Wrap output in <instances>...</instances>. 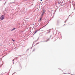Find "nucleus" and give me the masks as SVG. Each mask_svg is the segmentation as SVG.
Here are the masks:
<instances>
[{
    "label": "nucleus",
    "instance_id": "nucleus-1",
    "mask_svg": "<svg viewBox=\"0 0 75 75\" xmlns=\"http://www.w3.org/2000/svg\"><path fill=\"white\" fill-rule=\"evenodd\" d=\"M4 18V16L3 15H2L0 17V19L1 20H3Z\"/></svg>",
    "mask_w": 75,
    "mask_h": 75
},
{
    "label": "nucleus",
    "instance_id": "nucleus-2",
    "mask_svg": "<svg viewBox=\"0 0 75 75\" xmlns=\"http://www.w3.org/2000/svg\"><path fill=\"white\" fill-rule=\"evenodd\" d=\"M45 13V11L44 10L43 13H42V16H43V15H44Z\"/></svg>",
    "mask_w": 75,
    "mask_h": 75
},
{
    "label": "nucleus",
    "instance_id": "nucleus-3",
    "mask_svg": "<svg viewBox=\"0 0 75 75\" xmlns=\"http://www.w3.org/2000/svg\"><path fill=\"white\" fill-rule=\"evenodd\" d=\"M15 29H16V28H14L13 29H12L11 31H12V30H15Z\"/></svg>",
    "mask_w": 75,
    "mask_h": 75
},
{
    "label": "nucleus",
    "instance_id": "nucleus-4",
    "mask_svg": "<svg viewBox=\"0 0 75 75\" xmlns=\"http://www.w3.org/2000/svg\"><path fill=\"white\" fill-rule=\"evenodd\" d=\"M38 30H36V31H35V32L34 34H35V33H37V32H38Z\"/></svg>",
    "mask_w": 75,
    "mask_h": 75
},
{
    "label": "nucleus",
    "instance_id": "nucleus-5",
    "mask_svg": "<svg viewBox=\"0 0 75 75\" xmlns=\"http://www.w3.org/2000/svg\"><path fill=\"white\" fill-rule=\"evenodd\" d=\"M49 39H48L46 40H45L46 42H47V41H48V40H49Z\"/></svg>",
    "mask_w": 75,
    "mask_h": 75
},
{
    "label": "nucleus",
    "instance_id": "nucleus-6",
    "mask_svg": "<svg viewBox=\"0 0 75 75\" xmlns=\"http://www.w3.org/2000/svg\"><path fill=\"white\" fill-rule=\"evenodd\" d=\"M41 19H42V18H40V21H41Z\"/></svg>",
    "mask_w": 75,
    "mask_h": 75
},
{
    "label": "nucleus",
    "instance_id": "nucleus-7",
    "mask_svg": "<svg viewBox=\"0 0 75 75\" xmlns=\"http://www.w3.org/2000/svg\"><path fill=\"white\" fill-rule=\"evenodd\" d=\"M13 40V41H14V40Z\"/></svg>",
    "mask_w": 75,
    "mask_h": 75
},
{
    "label": "nucleus",
    "instance_id": "nucleus-8",
    "mask_svg": "<svg viewBox=\"0 0 75 75\" xmlns=\"http://www.w3.org/2000/svg\"><path fill=\"white\" fill-rule=\"evenodd\" d=\"M66 21H65V23H66Z\"/></svg>",
    "mask_w": 75,
    "mask_h": 75
},
{
    "label": "nucleus",
    "instance_id": "nucleus-9",
    "mask_svg": "<svg viewBox=\"0 0 75 75\" xmlns=\"http://www.w3.org/2000/svg\"><path fill=\"white\" fill-rule=\"evenodd\" d=\"M65 25H64V26H65Z\"/></svg>",
    "mask_w": 75,
    "mask_h": 75
},
{
    "label": "nucleus",
    "instance_id": "nucleus-10",
    "mask_svg": "<svg viewBox=\"0 0 75 75\" xmlns=\"http://www.w3.org/2000/svg\"><path fill=\"white\" fill-rule=\"evenodd\" d=\"M38 30H39V29H38Z\"/></svg>",
    "mask_w": 75,
    "mask_h": 75
},
{
    "label": "nucleus",
    "instance_id": "nucleus-11",
    "mask_svg": "<svg viewBox=\"0 0 75 75\" xmlns=\"http://www.w3.org/2000/svg\"><path fill=\"white\" fill-rule=\"evenodd\" d=\"M60 2H61V1H60Z\"/></svg>",
    "mask_w": 75,
    "mask_h": 75
},
{
    "label": "nucleus",
    "instance_id": "nucleus-12",
    "mask_svg": "<svg viewBox=\"0 0 75 75\" xmlns=\"http://www.w3.org/2000/svg\"><path fill=\"white\" fill-rule=\"evenodd\" d=\"M64 72H65V71H64Z\"/></svg>",
    "mask_w": 75,
    "mask_h": 75
},
{
    "label": "nucleus",
    "instance_id": "nucleus-13",
    "mask_svg": "<svg viewBox=\"0 0 75 75\" xmlns=\"http://www.w3.org/2000/svg\"><path fill=\"white\" fill-rule=\"evenodd\" d=\"M37 44H38V43H37Z\"/></svg>",
    "mask_w": 75,
    "mask_h": 75
}]
</instances>
